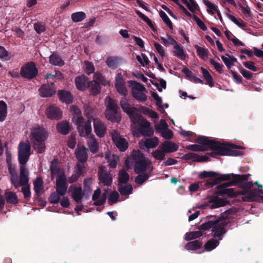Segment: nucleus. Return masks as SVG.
<instances>
[{
  "label": "nucleus",
  "instance_id": "obj_1",
  "mask_svg": "<svg viewBox=\"0 0 263 263\" xmlns=\"http://www.w3.org/2000/svg\"><path fill=\"white\" fill-rule=\"evenodd\" d=\"M195 142L198 144L208 145L211 150L214 151L218 155L237 156L243 154L241 151L233 149V148H240L241 146L234 144H228L226 146L215 140L211 139L208 137L199 136Z\"/></svg>",
  "mask_w": 263,
  "mask_h": 263
},
{
  "label": "nucleus",
  "instance_id": "obj_2",
  "mask_svg": "<svg viewBox=\"0 0 263 263\" xmlns=\"http://www.w3.org/2000/svg\"><path fill=\"white\" fill-rule=\"evenodd\" d=\"M47 138V134L44 128L37 125L31 129L30 139L33 143V147L37 153L42 154L45 152V142Z\"/></svg>",
  "mask_w": 263,
  "mask_h": 263
},
{
  "label": "nucleus",
  "instance_id": "obj_3",
  "mask_svg": "<svg viewBox=\"0 0 263 263\" xmlns=\"http://www.w3.org/2000/svg\"><path fill=\"white\" fill-rule=\"evenodd\" d=\"M250 174L238 175L232 174V181L222 183L217 186V188H226L234 185H237L242 189H250L253 185V183L251 181L243 182L249 179Z\"/></svg>",
  "mask_w": 263,
  "mask_h": 263
},
{
  "label": "nucleus",
  "instance_id": "obj_4",
  "mask_svg": "<svg viewBox=\"0 0 263 263\" xmlns=\"http://www.w3.org/2000/svg\"><path fill=\"white\" fill-rule=\"evenodd\" d=\"M132 157L135 162L134 172L137 174L145 172L151 164L140 150H133Z\"/></svg>",
  "mask_w": 263,
  "mask_h": 263
},
{
  "label": "nucleus",
  "instance_id": "obj_5",
  "mask_svg": "<svg viewBox=\"0 0 263 263\" xmlns=\"http://www.w3.org/2000/svg\"><path fill=\"white\" fill-rule=\"evenodd\" d=\"M109 84V82L101 73L96 72L93 75V80L87 82V88H89L91 95L96 96L101 92V84L106 86Z\"/></svg>",
  "mask_w": 263,
  "mask_h": 263
},
{
  "label": "nucleus",
  "instance_id": "obj_6",
  "mask_svg": "<svg viewBox=\"0 0 263 263\" xmlns=\"http://www.w3.org/2000/svg\"><path fill=\"white\" fill-rule=\"evenodd\" d=\"M108 102L106 104V109L105 110V117L108 120L112 122L118 121L120 119L119 114V108L117 105V101L108 97Z\"/></svg>",
  "mask_w": 263,
  "mask_h": 263
},
{
  "label": "nucleus",
  "instance_id": "obj_7",
  "mask_svg": "<svg viewBox=\"0 0 263 263\" xmlns=\"http://www.w3.org/2000/svg\"><path fill=\"white\" fill-rule=\"evenodd\" d=\"M21 77L28 80H31L38 74V69L34 62H29L24 64L21 68Z\"/></svg>",
  "mask_w": 263,
  "mask_h": 263
},
{
  "label": "nucleus",
  "instance_id": "obj_8",
  "mask_svg": "<svg viewBox=\"0 0 263 263\" xmlns=\"http://www.w3.org/2000/svg\"><path fill=\"white\" fill-rule=\"evenodd\" d=\"M133 83L132 89L133 97L139 102H145L147 97L144 92H147V90L143 85L135 81Z\"/></svg>",
  "mask_w": 263,
  "mask_h": 263
},
{
  "label": "nucleus",
  "instance_id": "obj_9",
  "mask_svg": "<svg viewBox=\"0 0 263 263\" xmlns=\"http://www.w3.org/2000/svg\"><path fill=\"white\" fill-rule=\"evenodd\" d=\"M31 147L29 144L21 142L18 145V160L21 165H25L29 160Z\"/></svg>",
  "mask_w": 263,
  "mask_h": 263
},
{
  "label": "nucleus",
  "instance_id": "obj_10",
  "mask_svg": "<svg viewBox=\"0 0 263 263\" xmlns=\"http://www.w3.org/2000/svg\"><path fill=\"white\" fill-rule=\"evenodd\" d=\"M228 222L224 220H221L220 219L215 220L214 225L212 229L213 235L215 237L221 239V236L226 233V227L227 226Z\"/></svg>",
  "mask_w": 263,
  "mask_h": 263
},
{
  "label": "nucleus",
  "instance_id": "obj_11",
  "mask_svg": "<svg viewBox=\"0 0 263 263\" xmlns=\"http://www.w3.org/2000/svg\"><path fill=\"white\" fill-rule=\"evenodd\" d=\"M68 185L64 173L57 176L56 180V192L61 196H64L67 192Z\"/></svg>",
  "mask_w": 263,
  "mask_h": 263
},
{
  "label": "nucleus",
  "instance_id": "obj_12",
  "mask_svg": "<svg viewBox=\"0 0 263 263\" xmlns=\"http://www.w3.org/2000/svg\"><path fill=\"white\" fill-rule=\"evenodd\" d=\"M137 131L145 137H151L154 134V130L150 127V123L145 119L139 123Z\"/></svg>",
  "mask_w": 263,
  "mask_h": 263
},
{
  "label": "nucleus",
  "instance_id": "obj_13",
  "mask_svg": "<svg viewBox=\"0 0 263 263\" xmlns=\"http://www.w3.org/2000/svg\"><path fill=\"white\" fill-rule=\"evenodd\" d=\"M40 95L43 98H49L53 96L55 93L54 88V82L43 84L39 89Z\"/></svg>",
  "mask_w": 263,
  "mask_h": 263
},
{
  "label": "nucleus",
  "instance_id": "obj_14",
  "mask_svg": "<svg viewBox=\"0 0 263 263\" xmlns=\"http://www.w3.org/2000/svg\"><path fill=\"white\" fill-rule=\"evenodd\" d=\"M45 114L50 119L58 120L62 118L63 113L59 107L51 105L47 108Z\"/></svg>",
  "mask_w": 263,
  "mask_h": 263
},
{
  "label": "nucleus",
  "instance_id": "obj_15",
  "mask_svg": "<svg viewBox=\"0 0 263 263\" xmlns=\"http://www.w3.org/2000/svg\"><path fill=\"white\" fill-rule=\"evenodd\" d=\"M98 178L100 182L104 185L110 186L112 182V175L108 173L102 168H100L98 171Z\"/></svg>",
  "mask_w": 263,
  "mask_h": 263
},
{
  "label": "nucleus",
  "instance_id": "obj_16",
  "mask_svg": "<svg viewBox=\"0 0 263 263\" xmlns=\"http://www.w3.org/2000/svg\"><path fill=\"white\" fill-rule=\"evenodd\" d=\"M232 178V174H218L214 180L209 179L205 182V185L208 187H213L221 181L230 180Z\"/></svg>",
  "mask_w": 263,
  "mask_h": 263
},
{
  "label": "nucleus",
  "instance_id": "obj_17",
  "mask_svg": "<svg viewBox=\"0 0 263 263\" xmlns=\"http://www.w3.org/2000/svg\"><path fill=\"white\" fill-rule=\"evenodd\" d=\"M68 191L69 192H71V197L74 201L78 204L81 203L84 196L81 187L71 185L69 187Z\"/></svg>",
  "mask_w": 263,
  "mask_h": 263
},
{
  "label": "nucleus",
  "instance_id": "obj_18",
  "mask_svg": "<svg viewBox=\"0 0 263 263\" xmlns=\"http://www.w3.org/2000/svg\"><path fill=\"white\" fill-rule=\"evenodd\" d=\"M112 139L116 146L121 152H125L128 148V143L125 138L116 135H113Z\"/></svg>",
  "mask_w": 263,
  "mask_h": 263
},
{
  "label": "nucleus",
  "instance_id": "obj_19",
  "mask_svg": "<svg viewBox=\"0 0 263 263\" xmlns=\"http://www.w3.org/2000/svg\"><path fill=\"white\" fill-rule=\"evenodd\" d=\"M94 131L97 136L100 138L104 136L106 132V127L104 124L98 119H93Z\"/></svg>",
  "mask_w": 263,
  "mask_h": 263
},
{
  "label": "nucleus",
  "instance_id": "obj_20",
  "mask_svg": "<svg viewBox=\"0 0 263 263\" xmlns=\"http://www.w3.org/2000/svg\"><path fill=\"white\" fill-rule=\"evenodd\" d=\"M245 202L258 201L263 203V195L257 196V190L254 189L249 191V193L242 197Z\"/></svg>",
  "mask_w": 263,
  "mask_h": 263
},
{
  "label": "nucleus",
  "instance_id": "obj_21",
  "mask_svg": "<svg viewBox=\"0 0 263 263\" xmlns=\"http://www.w3.org/2000/svg\"><path fill=\"white\" fill-rule=\"evenodd\" d=\"M88 79L84 75H81L76 77L74 82L77 88L82 91H84L87 88V82Z\"/></svg>",
  "mask_w": 263,
  "mask_h": 263
},
{
  "label": "nucleus",
  "instance_id": "obj_22",
  "mask_svg": "<svg viewBox=\"0 0 263 263\" xmlns=\"http://www.w3.org/2000/svg\"><path fill=\"white\" fill-rule=\"evenodd\" d=\"M88 152V149L84 146L76 149L75 151L76 156L80 163H84L87 161Z\"/></svg>",
  "mask_w": 263,
  "mask_h": 263
},
{
  "label": "nucleus",
  "instance_id": "obj_23",
  "mask_svg": "<svg viewBox=\"0 0 263 263\" xmlns=\"http://www.w3.org/2000/svg\"><path fill=\"white\" fill-rule=\"evenodd\" d=\"M58 95L59 99L62 102L66 104H70L73 101V96L70 92L65 90H60L58 91Z\"/></svg>",
  "mask_w": 263,
  "mask_h": 263
},
{
  "label": "nucleus",
  "instance_id": "obj_24",
  "mask_svg": "<svg viewBox=\"0 0 263 263\" xmlns=\"http://www.w3.org/2000/svg\"><path fill=\"white\" fill-rule=\"evenodd\" d=\"M159 147L162 148L165 153H174L178 149V146L171 141H165Z\"/></svg>",
  "mask_w": 263,
  "mask_h": 263
},
{
  "label": "nucleus",
  "instance_id": "obj_25",
  "mask_svg": "<svg viewBox=\"0 0 263 263\" xmlns=\"http://www.w3.org/2000/svg\"><path fill=\"white\" fill-rule=\"evenodd\" d=\"M215 192L216 194L220 196L227 195L229 198L237 197V192L232 188H217Z\"/></svg>",
  "mask_w": 263,
  "mask_h": 263
},
{
  "label": "nucleus",
  "instance_id": "obj_26",
  "mask_svg": "<svg viewBox=\"0 0 263 263\" xmlns=\"http://www.w3.org/2000/svg\"><path fill=\"white\" fill-rule=\"evenodd\" d=\"M209 202L211 203L210 208L215 209L227 205L229 203V201L218 197H213L210 199Z\"/></svg>",
  "mask_w": 263,
  "mask_h": 263
},
{
  "label": "nucleus",
  "instance_id": "obj_27",
  "mask_svg": "<svg viewBox=\"0 0 263 263\" xmlns=\"http://www.w3.org/2000/svg\"><path fill=\"white\" fill-rule=\"evenodd\" d=\"M56 128L58 133L63 135H67L71 128L69 122L67 121H62L58 123Z\"/></svg>",
  "mask_w": 263,
  "mask_h": 263
},
{
  "label": "nucleus",
  "instance_id": "obj_28",
  "mask_svg": "<svg viewBox=\"0 0 263 263\" xmlns=\"http://www.w3.org/2000/svg\"><path fill=\"white\" fill-rule=\"evenodd\" d=\"M43 181L41 178L36 177L33 182L34 191L37 196L36 198L38 199L42 193H43L44 190L43 189Z\"/></svg>",
  "mask_w": 263,
  "mask_h": 263
},
{
  "label": "nucleus",
  "instance_id": "obj_29",
  "mask_svg": "<svg viewBox=\"0 0 263 263\" xmlns=\"http://www.w3.org/2000/svg\"><path fill=\"white\" fill-rule=\"evenodd\" d=\"M23 165L20 167V182L22 186H25L29 184V172Z\"/></svg>",
  "mask_w": 263,
  "mask_h": 263
},
{
  "label": "nucleus",
  "instance_id": "obj_30",
  "mask_svg": "<svg viewBox=\"0 0 263 263\" xmlns=\"http://www.w3.org/2000/svg\"><path fill=\"white\" fill-rule=\"evenodd\" d=\"M136 108L135 107L133 110H131L128 113H127V115L129 116L131 121L134 124H138L140 123V121L142 120H144L142 116L138 114L137 112Z\"/></svg>",
  "mask_w": 263,
  "mask_h": 263
},
{
  "label": "nucleus",
  "instance_id": "obj_31",
  "mask_svg": "<svg viewBox=\"0 0 263 263\" xmlns=\"http://www.w3.org/2000/svg\"><path fill=\"white\" fill-rule=\"evenodd\" d=\"M72 120L74 123H76V124L77 125V129L78 130L80 136L81 137H84L83 125L84 119L82 115L76 116V117H73Z\"/></svg>",
  "mask_w": 263,
  "mask_h": 263
},
{
  "label": "nucleus",
  "instance_id": "obj_32",
  "mask_svg": "<svg viewBox=\"0 0 263 263\" xmlns=\"http://www.w3.org/2000/svg\"><path fill=\"white\" fill-rule=\"evenodd\" d=\"M181 71L185 74L186 77L189 78V79L195 83H201L203 84V81L197 78L196 75H195L190 69L187 68H183Z\"/></svg>",
  "mask_w": 263,
  "mask_h": 263
},
{
  "label": "nucleus",
  "instance_id": "obj_33",
  "mask_svg": "<svg viewBox=\"0 0 263 263\" xmlns=\"http://www.w3.org/2000/svg\"><path fill=\"white\" fill-rule=\"evenodd\" d=\"M87 145L91 152L95 154L98 151V143L93 135H91L88 137L87 140Z\"/></svg>",
  "mask_w": 263,
  "mask_h": 263
},
{
  "label": "nucleus",
  "instance_id": "obj_34",
  "mask_svg": "<svg viewBox=\"0 0 263 263\" xmlns=\"http://www.w3.org/2000/svg\"><path fill=\"white\" fill-rule=\"evenodd\" d=\"M49 63L53 65L60 67L63 66L65 62L60 56L57 53H52L49 57Z\"/></svg>",
  "mask_w": 263,
  "mask_h": 263
},
{
  "label": "nucleus",
  "instance_id": "obj_35",
  "mask_svg": "<svg viewBox=\"0 0 263 263\" xmlns=\"http://www.w3.org/2000/svg\"><path fill=\"white\" fill-rule=\"evenodd\" d=\"M5 196L8 203L12 204L18 203V198L15 193L6 191L5 193Z\"/></svg>",
  "mask_w": 263,
  "mask_h": 263
},
{
  "label": "nucleus",
  "instance_id": "obj_36",
  "mask_svg": "<svg viewBox=\"0 0 263 263\" xmlns=\"http://www.w3.org/2000/svg\"><path fill=\"white\" fill-rule=\"evenodd\" d=\"M236 211L232 209H230L221 214V216L219 219L221 220H224L226 221L227 220L231 219L234 218V216L236 215Z\"/></svg>",
  "mask_w": 263,
  "mask_h": 263
},
{
  "label": "nucleus",
  "instance_id": "obj_37",
  "mask_svg": "<svg viewBox=\"0 0 263 263\" xmlns=\"http://www.w3.org/2000/svg\"><path fill=\"white\" fill-rule=\"evenodd\" d=\"M119 184H126L127 183L129 179V175L124 169H121L118 175Z\"/></svg>",
  "mask_w": 263,
  "mask_h": 263
},
{
  "label": "nucleus",
  "instance_id": "obj_38",
  "mask_svg": "<svg viewBox=\"0 0 263 263\" xmlns=\"http://www.w3.org/2000/svg\"><path fill=\"white\" fill-rule=\"evenodd\" d=\"M202 243L199 240L188 242L185 245V249L187 250H196L201 247Z\"/></svg>",
  "mask_w": 263,
  "mask_h": 263
},
{
  "label": "nucleus",
  "instance_id": "obj_39",
  "mask_svg": "<svg viewBox=\"0 0 263 263\" xmlns=\"http://www.w3.org/2000/svg\"><path fill=\"white\" fill-rule=\"evenodd\" d=\"M195 48L196 49L197 55L199 58L204 61L206 60V59L209 55V50L205 48L198 46V45H195Z\"/></svg>",
  "mask_w": 263,
  "mask_h": 263
},
{
  "label": "nucleus",
  "instance_id": "obj_40",
  "mask_svg": "<svg viewBox=\"0 0 263 263\" xmlns=\"http://www.w3.org/2000/svg\"><path fill=\"white\" fill-rule=\"evenodd\" d=\"M202 232H201L200 230L197 231L189 232L185 234L184 239L187 241H189L192 239L199 238L200 236H202Z\"/></svg>",
  "mask_w": 263,
  "mask_h": 263
},
{
  "label": "nucleus",
  "instance_id": "obj_41",
  "mask_svg": "<svg viewBox=\"0 0 263 263\" xmlns=\"http://www.w3.org/2000/svg\"><path fill=\"white\" fill-rule=\"evenodd\" d=\"M7 114V105L4 101H0V121H4Z\"/></svg>",
  "mask_w": 263,
  "mask_h": 263
},
{
  "label": "nucleus",
  "instance_id": "obj_42",
  "mask_svg": "<svg viewBox=\"0 0 263 263\" xmlns=\"http://www.w3.org/2000/svg\"><path fill=\"white\" fill-rule=\"evenodd\" d=\"M219 244L218 240L211 239L204 244V248L206 251H211L218 246Z\"/></svg>",
  "mask_w": 263,
  "mask_h": 263
},
{
  "label": "nucleus",
  "instance_id": "obj_43",
  "mask_svg": "<svg viewBox=\"0 0 263 263\" xmlns=\"http://www.w3.org/2000/svg\"><path fill=\"white\" fill-rule=\"evenodd\" d=\"M174 55L176 57H177L181 60H185L186 58L185 54L184 53L183 49H182V47H181L179 44L174 47Z\"/></svg>",
  "mask_w": 263,
  "mask_h": 263
},
{
  "label": "nucleus",
  "instance_id": "obj_44",
  "mask_svg": "<svg viewBox=\"0 0 263 263\" xmlns=\"http://www.w3.org/2000/svg\"><path fill=\"white\" fill-rule=\"evenodd\" d=\"M86 14L82 11L73 13L71 16L72 21L75 23L82 22L86 18Z\"/></svg>",
  "mask_w": 263,
  "mask_h": 263
},
{
  "label": "nucleus",
  "instance_id": "obj_45",
  "mask_svg": "<svg viewBox=\"0 0 263 263\" xmlns=\"http://www.w3.org/2000/svg\"><path fill=\"white\" fill-rule=\"evenodd\" d=\"M120 104L123 110L126 114L131 110H133L135 108V107L130 106V104L128 103V100L125 97H123L121 99Z\"/></svg>",
  "mask_w": 263,
  "mask_h": 263
},
{
  "label": "nucleus",
  "instance_id": "obj_46",
  "mask_svg": "<svg viewBox=\"0 0 263 263\" xmlns=\"http://www.w3.org/2000/svg\"><path fill=\"white\" fill-rule=\"evenodd\" d=\"M159 144V140L157 137H154L153 138H148L146 139L144 142L145 146L147 148H155Z\"/></svg>",
  "mask_w": 263,
  "mask_h": 263
},
{
  "label": "nucleus",
  "instance_id": "obj_47",
  "mask_svg": "<svg viewBox=\"0 0 263 263\" xmlns=\"http://www.w3.org/2000/svg\"><path fill=\"white\" fill-rule=\"evenodd\" d=\"M203 76L205 80L206 84H208L210 87H213L214 85L212 77L209 71L203 67L201 68Z\"/></svg>",
  "mask_w": 263,
  "mask_h": 263
},
{
  "label": "nucleus",
  "instance_id": "obj_48",
  "mask_svg": "<svg viewBox=\"0 0 263 263\" xmlns=\"http://www.w3.org/2000/svg\"><path fill=\"white\" fill-rule=\"evenodd\" d=\"M149 177V174L145 173V172L144 173H141L140 174H139L137 177H136L135 181L137 184H142L145 181L148 180Z\"/></svg>",
  "mask_w": 263,
  "mask_h": 263
},
{
  "label": "nucleus",
  "instance_id": "obj_49",
  "mask_svg": "<svg viewBox=\"0 0 263 263\" xmlns=\"http://www.w3.org/2000/svg\"><path fill=\"white\" fill-rule=\"evenodd\" d=\"M50 168L51 170V173L52 175L57 174L58 176L59 175H62L61 174V169L58 167L57 165V160L56 159H53L50 163ZM64 173L63 172L62 174Z\"/></svg>",
  "mask_w": 263,
  "mask_h": 263
},
{
  "label": "nucleus",
  "instance_id": "obj_50",
  "mask_svg": "<svg viewBox=\"0 0 263 263\" xmlns=\"http://www.w3.org/2000/svg\"><path fill=\"white\" fill-rule=\"evenodd\" d=\"M165 154L162 148H161L160 149H157L153 152L152 155L155 159L162 161L164 159Z\"/></svg>",
  "mask_w": 263,
  "mask_h": 263
},
{
  "label": "nucleus",
  "instance_id": "obj_51",
  "mask_svg": "<svg viewBox=\"0 0 263 263\" xmlns=\"http://www.w3.org/2000/svg\"><path fill=\"white\" fill-rule=\"evenodd\" d=\"M133 190V187L130 184L120 186L118 188V191L122 195H127L131 194Z\"/></svg>",
  "mask_w": 263,
  "mask_h": 263
},
{
  "label": "nucleus",
  "instance_id": "obj_52",
  "mask_svg": "<svg viewBox=\"0 0 263 263\" xmlns=\"http://www.w3.org/2000/svg\"><path fill=\"white\" fill-rule=\"evenodd\" d=\"M106 64L109 68H116L118 66V58L114 57H109L107 59Z\"/></svg>",
  "mask_w": 263,
  "mask_h": 263
},
{
  "label": "nucleus",
  "instance_id": "obj_53",
  "mask_svg": "<svg viewBox=\"0 0 263 263\" xmlns=\"http://www.w3.org/2000/svg\"><path fill=\"white\" fill-rule=\"evenodd\" d=\"M189 2L187 0L183 1V4H185L188 9L192 12H194L198 7L197 4L196 3L195 0H189Z\"/></svg>",
  "mask_w": 263,
  "mask_h": 263
},
{
  "label": "nucleus",
  "instance_id": "obj_54",
  "mask_svg": "<svg viewBox=\"0 0 263 263\" xmlns=\"http://www.w3.org/2000/svg\"><path fill=\"white\" fill-rule=\"evenodd\" d=\"M160 16L165 23V24L171 29H173V24L166 14L163 11H161L159 13Z\"/></svg>",
  "mask_w": 263,
  "mask_h": 263
},
{
  "label": "nucleus",
  "instance_id": "obj_55",
  "mask_svg": "<svg viewBox=\"0 0 263 263\" xmlns=\"http://www.w3.org/2000/svg\"><path fill=\"white\" fill-rule=\"evenodd\" d=\"M136 13L141 18H142L145 22L146 23L147 25L152 29H154V27L153 24L151 20L148 18L147 16H146L144 14H143L142 12H141L139 10H136Z\"/></svg>",
  "mask_w": 263,
  "mask_h": 263
},
{
  "label": "nucleus",
  "instance_id": "obj_56",
  "mask_svg": "<svg viewBox=\"0 0 263 263\" xmlns=\"http://www.w3.org/2000/svg\"><path fill=\"white\" fill-rule=\"evenodd\" d=\"M119 198V195L118 193L116 191H113L109 195V197L108 198V203L110 205H112V204L116 203L118 201Z\"/></svg>",
  "mask_w": 263,
  "mask_h": 263
},
{
  "label": "nucleus",
  "instance_id": "obj_57",
  "mask_svg": "<svg viewBox=\"0 0 263 263\" xmlns=\"http://www.w3.org/2000/svg\"><path fill=\"white\" fill-rule=\"evenodd\" d=\"M215 220H209L204 223H203L201 225L199 226L198 228L200 230H208L211 228L213 229V226L214 225Z\"/></svg>",
  "mask_w": 263,
  "mask_h": 263
},
{
  "label": "nucleus",
  "instance_id": "obj_58",
  "mask_svg": "<svg viewBox=\"0 0 263 263\" xmlns=\"http://www.w3.org/2000/svg\"><path fill=\"white\" fill-rule=\"evenodd\" d=\"M210 63L214 66L215 69L216 70V71L219 73H221L223 72V65L222 64H221L217 62H216L215 60H214L213 59H210Z\"/></svg>",
  "mask_w": 263,
  "mask_h": 263
},
{
  "label": "nucleus",
  "instance_id": "obj_59",
  "mask_svg": "<svg viewBox=\"0 0 263 263\" xmlns=\"http://www.w3.org/2000/svg\"><path fill=\"white\" fill-rule=\"evenodd\" d=\"M92 130L91 126V120L87 119L86 122L85 123L84 126H83V132L84 133V137L85 135H89L90 134Z\"/></svg>",
  "mask_w": 263,
  "mask_h": 263
},
{
  "label": "nucleus",
  "instance_id": "obj_60",
  "mask_svg": "<svg viewBox=\"0 0 263 263\" xmlns=\"http://www.w3.org/2000/svg\"><path fill=\"white\" fill-rule=\"evenodd\" d=\"M198 157V154H197L196 153H187V154L184 155L182 157V159L183 160H192L193 161L196 162V160H197Z\"/></svg>",
  "mask_w": 263,
  "mask_h": 263
},
{
  "label": "nucleus",
  "instance_id": "obj_61",
  "mask_svg": "<svg viewBox=\"0 0 263 263\" xmlns=\"http://www.w3.org/2000/svg\"><path fill=\"white\" fill-rule=\"evenodd\" d=\"M218 176V173L215 172H207V171H203L200 173L199 175V177L200 178H204L207 177H216Z\"/></svg>",
  "mask_w": 263,
  "mask_h": 263
},
{
  "label": "nucleus",
  "instance_id": "obj_62",
  "mask_svg": "<svg viewBox=\"0 0 263 263\" xmlns=\"http://www.w3.org/2000/svg\"><path fill=\"white\" fill-rule=\"evenodd\" d=\"M85 72L88 74L89 75L91 73H93L95 71V67L93 64L91 62L85 61Z\"/></svg>",
  "mask_w": 263,
  "mask_h": 263
},
{
  "label": "nucleus",
  "instance_id": "obj_63",
  "mask_svg": "<svg viewBox=\"0 0 263 263\" xmlns=\"http://www.w3.org/2000/svg\"><path fill=\"white\" fill-rule=\"evenodd\" d=\"M60 196L57 193H52L49 198V201L51 203L58 204L60 201Z\"/></svg>",
  "mask_w": 263,
  "mask_h": 263
},
{
  "label": "nucleus",
  "instance_id": "obj_64",
  "mask_svg": "<svg viewBox=\"0 0 263 263\" xmlns=\"http://www.w3.org/2000/svg\"><path fill=\"white\" fill-rule=\"evenodd\" d=\"M34 29L37 34H41L46 30L44 25L42 24L40 22H37L34 24Z\"/></svg>",
  "mask_w": 263,
  "mask_h": 263
}]
</instances>
